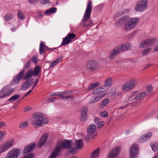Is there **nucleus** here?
<instances>
[{"label": "nucleus", "instance_id": "nucleus-1", "mask_svg": "<svg viewBox=\"0 0 158 158\" xmlns=\"http://www.w3.org/2000/svg\"><path fill=\"white\" fill-rule=\"evenodd\" d=\"M139 19L138 17L129 18L128 16H123L116 22L118 26L123 25V29L125 31H131L135 29L138 24Z\"/></svg>", "mask_w": 158, "mask_h": 158}, {"label": "nucleus", "instance_id": "nucleus-2", "mask_svg": "<svg viewBox=\"0 0 158 158\" xmlns=\"http://www.w3.org/2000/svg\"><path fill=\"white\" fill-rule=\"evenodd\" d=\"M48 120L45 115L41 113L36 112L32 115L31 124L35 128L48 123Z\"/></svg>", "mask_w": 158, "mask_h": 158}, {"label": "nucleus", "instance_id": "nucleus-3", "mask_svg": "<svg viewBox=\"0 0 158 158\" xmlns=\"http://www.w3.org/2000/svg\"><path fill=\"white\" fill-rule=\"evenodd\" d=\"M92 7V2L89 1L87 5L83 19L81 22L84 27H91L93 25V21L89 20Z\"/></svg>", "mask_w": 158, "mask_h": 158}, {"label": "nucleus", "instance_id": "nucleus-4", "mask_svg": "<svg viewBox=\"0 0 158 158\" xmlns=\"http://www.w3.org/2000/svg\"><path fill=\"white\" fill-rule=\"evenodd\" d=\"M146 92L145 91L141 93L135 92L132 93V95L129 97L128 99L129 101H133V104L135 105H137L140 103L141 100L146 95Z\"/></svg>", "mask_w": 158, "mask_h": 158}, {"label": "nucleus", "instance_id": "nucleus-5", "mask_svg": "<svg viewBox=\"0 0 158 158\" xmlns=\"http://www.w3.org/2000/svg\"><path fill=\"white\" fill-rule=\"evenodd\" d=\"M148 6V0H139L136 3L134 9L137 12H142L146 9Z\"/></svg>", "mask_w": 158, "mask_h": 158}, {"label": "nucleus", "instance_id": "nucleus-6", "mask_svg": "<svg viewBox=\"0 0 158 158\" xmlns=\"http://www.w3.org/2000/svg\"><path fill=\"white\" fill-rule=\"evenodd\" d=\"M41 70V68L40 66L38 65L35 67L34 70H33L32 69H29L25 73L23 77V79L24 80H27L32 76L35 77L37 76Z\"/></svg>", "mask_w": 158, "mask_h": 158}, {"label": "nucleus", "instance_id": "nucleus-7", "mask_svg": "<svg viewBox=\"0 0 158 158\" xmlns=\"http://www.w3.org/2000/svg\"><path fill=\"white\" fill-rule=\"evenodd\" d=\"M14 90V89L10 88L9 86H6L0 91V98L10 96L13 93Z\"/></svg>", "mask_w": 158, "mask_h": 158}, {"label": "nucleus", "instance_id": "nucleus-8", "mask_svg": "<svg viewBox=\"0 0 158 158\" xmlns=\"http://www.w3.org/2000/svg\"><path fill=\"white\" fill-rule=\"evenodd\" d=\"M14 143V140L12 139L3 143L0 146V153H2L12 147Z\"/></svg>", "mask_w": 158, "mask_h": 158}, {"label": "nucleus", "instance_id": "nucleus-9", "mask_svg": "<svg viewBox=\"0 0 158 158\" xmlns=\"http://www.w3.org/2000/svg\"><path fill=\"white\" fill-rule=\"evenodd\" d=\"M73 144V142L71 140H65L59 142L56 146H58L60 148L61 151H62V149H69Z\"/></svg>", "mask_w": 158, "mask_h": 158}, {"label": "nucleus", "instance_id": "nucleus-10", "mask_svg": "<svg viewBox=\"0 0 158 158\" xmlns=\"http://www.w3.org/2000/svg\"><path fill=\"white\" fill-rule=\"evenodd\" d=\"M25 70H22L12 80L11 84L15 85L18 84L21 80L25 72Z\"/></svg>", "mask_w": 158, "mask_h": 158}, {"label": "nucleus", "instance_id": "nucleus-11", "mask_svg": "<svg viewBox=\"0 0 158 158\" xmlns=\"http://www.w3.org/2000/svg\"><path fill=\"white\" fill-rule=\"evenodd\" d=\"M139 149L137 144H132L130 148V158H136L137 157Z\"/></svg>", "mask_w": 158, "mask_h": 158}, {"label": "nucleus", "instance_id": "nucleus-12", "mask_svg": "<svg viewBox=\"0 0 158 158\" xmlns=\"http://www.w3.org/2000/svg\"><path fill=\"white\" fill-rule=\"evenodd\" d=\"M96 126L94 124H92L89 127L87 130L88 135L91 138L93 139L97 135V132L96 131Z\"/></svg>", "mask_w": 158, "mask_h": 158}, {"label": "nucleus", "instance_id": "nucleus-13", "mask_svg": "<svg viewBox=\"0 0 158 158\" xmlns=\"http://www.w3.org/2000/svg\"><path fill=\"white\" fill-rule=\"evenodd\" d=\"M87 69L89 70L93 71L98 69L99 66L97 62L94 61H91L88 62L86 65Z\"/></svg>", "mask_w": 158, "mask_h": 158}, {"label": "nucleus", "instance_id": "nucleus-14", "mask_svg": "<svg viewBox=\"0 0 158 158\" xmlns=\"http://www.w3.org/2000/svg\"><path fill=\"white\" fill-rule=\"evenodd\" d=\"M20 152L18 149L13 148L8 152L5 158H17Z\"/></svg>", "mask_w": 158, "mask_h": 158}, {"label": "nucleus", "instance_id": "nucleus-15", "mask_svg": "<svg viewBox=\"0 0 158 158\" xmlns=\"http://www.w3.org/2000/svg\"><path fill=\"white\" fill-rule=\"evenodd\" d=\"M20 152L18 149L13 148L8 152L5 158H17Z\"/></svg>", "mask_w": 158, "mask_h": 158}, {"label": "nucleus", "instance_id": "nucleus-16", "mask_svg": "<svg viewBox=\"0 0 158 158\" xmlns=\"http://www.w3.org/2000/svg\"><path fill=\"white\" fill-rule=\"evenodd\" d=\"M120 52L130 50L132 48V44L130 43H126L117 46Z\"/></svg>", "mask_w": 158, "mask_h": 158}, {"label": "nucleus", "instance_id": "nucleus-17", "mask_svg": "<svg viewBox=\"0 0 158 158\" xmlns=\"http://www.w3.org/2000/svg\"><path fill=\"white\" fill-rule=\"evenodd\" d=\"M34 81L33 78H30L26 81L23 84L21 89L24 91L29 88L33 84Z\"/></svg>", "mask_w": 158, "mask_h": 158}, {"label": "nucleus", "instance_id": "nucleus-18", "mask_svg": "<svg viewBox=\"0 0 158 158\" xmlns=\"http://www.w3.org/2000/svg\"><path fill=\"white\" fill-rule=\"evenodd\" d=\"M94 95L92 96L90 99L89 103L90 104L95 103L100 101L105 96V94H94Z\"/></svg>", "mask_w": 158, "mask_h": 158}, {"label": "nucleus", "instance_id": "nucleus-19", "mask_svg": "<svg viewBox=\"0 0 158 158\" xmlns=\"http://www.w3.org/2000/svg\"><path fill=\"white\" fill-rule=\"evenodd\" d=\"M87 108L86 106L83 107L80 110L81 115L80 117V120L81 121H85L87 118Z\"/></svg>", "mask_w": 158, "mask_h": 158}, {"label": "nucleus", "instance_id": "nucleus-20", "mask_svg": "<svg viewBox=\"0 0 158 158\" xmlns=\"http://www.w3.org/2000/svg\"><path fill=\"white\" fill-rule=\"evenodd\" d=\"M120 150V148L119 147H117L113 149L110 152L108 158H115L117 156Z\"/></svg>", "mask_w": 158, "mask_h": 158}, {"label": "nucleus", "instance_id": "nucleus-21", "mask_svg": "<svg viewBox=\"0 0 158 158\" xmlns=\"http://www.w3.org/2000/svg\"><path fill=\"white\" fill-rule=\"evenodd\" d=\"M36 146L35 143H31L27 145L24 148L23 153L24 154H27L32 151Z\"/></svg>", "mask_w": 158, "mask_h": 158}, {"label": "nucleus", "instance_id": "nucleus-22", "mask_svg": "<svg viewBox=\"0 0 158 158\" xmlns=\"http://www.w3.org/2000/svg\"><path fill=\"white\" fill-rule=\"evenodd\" d=\"M48 136V134L46 133L41 137L38 145V147L41 148L44 145L47 139Z\"/></svg>", "mask_w": 158, "mask_h": 158}, {"label": "nucleus", "instance_id": "nucleus-23", "mask_svg": "<svg viewBox=\"0 0 158 158\" xmlns=\"http://www.w3.org/2000/svg\"><path fill=\"white\" fill-rule=\"evenodd\" d=\"M120 52L117 46L111 52L109 56V58L111 60L114 59V58Z\"/></svg>", "mask_w": 158, "mask_h": 158}, {"label": "nucleus", "instance_id": "nucleus-24", "mask_svg": "<svg viewBox=\"0 0 158 158\" xmlns=\"http://www.w3.org/2000/svg\"><path fill=\"white\" fill-rule=\"evenodd\" d=\"M49 49V48L46 46L45 43L42 41L41 42L39 47V53L40 55H42L44 51Z\"/></svg>", "mask_w": 158, "mask_h": 158}, {"label": "nucleus", "instance_id": "nucleus-25", "mask_svg": "<svg viewBox=\"0 0 158 158\" xmlns=\"http://www.w3.org/2000/svg\"><path fill=\"white\" fill-rule=\"evenodd\" d=\"M106 89L104 88V87H103V86H102L94 89L93 91V94H105V95L106 94L103 93V92L105 91L106 90Z\"/></svg>", "mask_w": 158, "mask_h": 158}, {"label": "nucleus", "instance_id": "nucleus-26", "mask_svg": "<svg viewBox=\"0 0 158 158\" xmlns=\"http://www.w3.org/2000/svg\"><path fill=\"white\" fill-rule=\"evenodd\" d=\"M131 89H134L137 85V80L135 78H132L127 82Z\"/></svg>", "mask_w": 158, "mask_h": 158}, {"label": "nucleus", "instance_id": "nucleus-27", "mask_svg": "<svg viewBox=\"0 0 158 158\" xmlns=\"http://www.w3.org/2000/svg\"><path fill=\"white\" fill-rule=\"evenodd\" d=\"M148 47H151L154 45L158 41L157 38H154L151 39H148L146 40Z\"/></svg>", "mask_w": 158, "mask_h": 158}, {"label": "nucleus", "instance_id": "nucleus-28", "mask_svg": "<svg viewBox=\"0 0 158 158\" xmlns=\"http://www.w3.org/2000/svg\"><path fill=\"white\" fill-rule=\"evenodd\" d=\"M61 151L60 148L58 146H56L55 149L52 152L50 158H55Z\"/></svg>", "mask_w": 158, "mask_h": 158}, {"label": "nucleus", "instance_id": "nucleus-29", "mask_svg": "<svg viewBox=\"0 0 158 158\" xmlns=\"http://www.w3.org/2000/svg\"><path fill=\"white\" fill-rule=\"evenodd\" d=\"M112 78L111 77L108 78L105 81L104 83L105 85H103V87H104L105 89H106V90L108 89L111 87L112 85Z\"/></svg>", "mask_w": 158, "mask_h": 158}, {"label": "nucleus", "instance_id": "nucleus-30", "mask_svg": "<svg viewBox=\"0 0 158 158\" xmlns=\"http://www.w3.org/2000/svg\"><path fill=\"white\" fill-rule=\"evenodd\" d=\"M83 145V141L82 139H80L76 141L74 145L75 147L77 149L81 148Z\"/></svg>", "mask_w": 158, "mask_h": 158}, {"label": "nucleus", "instance_id": "nucleus-31", "mask_svg": "<svg viewBox=\"0 0 158 158\" xmlns=\"http://www.w3.org/2000/svg\"><path fill=\"white\" fill-rule=\"evenodd\" d=\"M109 99L108 98L104 99L100 102L99 105V107L100 108H102L106 106L109 102Z\"/></svg>", "mask_w": 158, "mask_h": 158}, {"label": "nucleus", "instance_id": "nucleus-32", "mask_svg": "<svg viewBox=\"0 0 158 158\" xmlns=\"http://www.w3.org/2000/svg\"><path fill=\"white\" fill-rule=\"evenodd\" d=\"M100 148H98L93 151L91 155L90 158H97L99 155Z\"/></svg>", "mask_w": 158, "mask_h": 158}, {"label": "nucleus", "instance_id": "nucleus-33", "mask_svg": "<svg viewBox=\"0 0 158 158\" xmlns=\"http://www.w3.org/2000/svg\"><path fill=\"white\" fill-rule=\"evenodd\" d=\"M63 58L62 56H61L59 58L56 59L55 60L51 62L50 66V67H53L55 65L58 64L61 61Z\"/></svg>", "mask_w": 158, "mask_h": 158}, {"label": "nucleus", "instance_id": "nucleus-34", "mask_svg": "<svg viewBox=\"0 0 158 158\" xmlns=\"http://www.w3.org/2000/svg\"><path fill=\"white\" fill-rule=\"evenodd\" d=\"M56 8L52 7L46 10L44 12V14L46 15H49L51 14L54 13L56 11Z\"/></svg>", "mask_w": 158, "mask_h": 158}, {"label": "nucleus", "instance_id": "nucleus-35", "mask_svg": "<svg viewBox=\"0 0 158 158\" xmlns=\"http://www.w3.org/2000/svg\"><path fill=\"white\" fill-rule=\"evenodd\" d=\"M94 122L95 124L98 125V128H99L100 126H102L103 125L104 122L101 121V120L100 118H96L94 119Z\"/></svg>", "mask_w": 158, "mask_h": 158}, {"label": "nucleus", "instance_id": "nucleus-36", "mask_svg": "<svg viewBox=\"0 0 158 158\" xmlns=\"http://www.w3.org/2000/svg\"><path fill=\"white\" fill-rule=\"evenodd\" d=\"M71 40H69L66 36L63 38L62 43L60 45L61 46L66 45L69 44Z\"/></svg>", "mask_w": 158, "mask_h": 158}, {"label": "nucleus", "instance_id": "nucleus-37", "mask_svg": "<svg viewBox=\"0 0 158 158\" xmlns=\"http://www.w3.org/2000/svg\"><path fill=\"white\" fill-rule=\"evenodd\" d=\"M122 89L124 91H127L132 89L127 82L122 85Z\"/></svg>", "mask_w": 158, "mask_h": 158}, {"label": "nucleus", "instance_id": "nucleus-38", "mask_svg": "<svg viewBox=\"0 0 158 158\" xmlns=\"http://www.w3.org/2000/svg\"><path fill=\"white\" fill-rule=\"evenodd\" d=\"M20 97V95L19 94H15L10 98H9L8 101L9 102H13L18 100Z\"/></svg>", "mask_w": 158, "mask_h": 158}, {"label": "nucleus", "instance_id": "nucleus-39", "mask_svg": "<svg viewBox=\"0 0 158 158\" xmlns=\"http://www.w3.org/2000/svg\"><path fill=\"white\" fill-rule=\"evenodd\" d=\"M13 16L10 13L6 14L4 17V20L7 21H8L12 19Z\"/></svg>", "mask_w": 158, "mask_h": 158}, {"label": "nucleus", "instance_id": "nucleus-40", "mask_svg": "<svg viewBox=\"0 0 158 158\" xmlns=\"http://www.w3.org/2000/svg\"><path fill=\"white\" fill-rule=\"evenodd\" d=\"M150 146L154 152H156L158 150V143H151Z\"/></svg>", "mask_w": 158, "mask_h": 158}, {"label": "nucleus", "instance_id": "nucleus-41", "mask_svg": "<svg viewBox=\"0 0 158 158\" xmlns=\"http://www.w3.org/2000/svg\"><path fill=\"white\" fill-rule=\"evenodd\" d=\"M99 85L100 83L98 82L93 83L91 84V85L88 88L87 90H92L96 86H99Z\"/></svg>", "mask_w": 158, "mask_h": 158}, {"label": "nucleus", "instance_id": "nucleus-42", "mask_svg": "<svg viewBox=\"0 0 158 158\" xmlns=\"http://www.w3.org/2000/svg\"><path fill=\"white\" fill-rule=\"evenodd\" d=\"M115 90L114 89H111L109 91V95L112 97V98H115L116 94H115Z\"/></svg>", "mask_w": 158, "mask_h": 158}, {"label": "nucleus", "instance_id": "nucleus-43", "mask_svg": "<svg viewBox=\"0 0 158 158\" xmlns=\"http://www.w3.org/2000/svg\"><path fill=\"white\" fill-rule=\"evenodd\" d=\"M139 47L142 48H148L146 40L141 41L139 44Z\"/></svg>", "mask_w": 158, "mask_h": 158}, {"label": "nucleus", "instance_id": "nucleus-44", "mask_svg": "<svg viewBox=\"0 0 158 158\" xmlns=\"http://www.w3.org/2000/svg\"><path fill=\"white\" fill-rule=\"evenodd\" d=\"M18 18L21 20H23L25 18V16L23 13L20 11H19L17 14Z\"/></svg>", "mask_w": 158, "mask_h": 158}, {"label": "nucleus", "instance_id": "nucleus-45", "mask_svg": "<svg viewBox=\"0 0 158 158\" xmlns=\"http://www.w3.org/2000/svg\"><path fill=\"white\" fill-rule=\"evenodd\" d=\"M28 125V123L26 121L21 123L19 125V127L21 128H23L27 127Z\"/></svg>", "mask_w": 158, "mask_h": 158}, {"label": "nucleus", "instance_id": "nucleus-46", "mask_svg": "<svg viewBox=\"0 0 158 158\" xmlns=\"http://www.w3.org/2000/svg\"><path fill=\"white\" fill-rule=\"evenodd\" d=\"M30 60H31L35 64H36L39 60L38 56L36 55L33 56Z\"/></svg>", "mask_w": 158, "mask_h": 158}, {"label": "nucleus", "instance_id": "nucleus-47", "mask_svg": "<svg viewBox=\"0 0 158 158\" xmlns=\"http://www.w3.org/2000/svg\"><path fill=\"white\" fill-rule=\"evenodd\" d=\"M151 48H148L144 49L142 52V55L143 56L147 55L149 52L151 51Z\"/></svg>", "mask_w": 158, "mask_h": 158}, {"label": "nucleus", "instance_id": "nucleus-48", "mask_svg": "<svg viewBox=\"0 0 158 158\" xmlns=\"http://www.w3.org/2000/svg\"><path fill=\"white\" fill-rule=\"evenodd\" d=\"M66 36L69 40H71V41L72 39H74L76 36V35L73 33H71L69 34Z\"/></svg>", "mask_w": 158, "mask_h": 158}, {"label": "nucleus", "instance_id": "nucleus-49", "mask_svg": "<svg viewBox=\"0 0 158 158\" xmlns=\"http://www.w3.org/2000/svg\"><path fill=\"white\" fill-rule=\"evenodd\" d=\"M147 140V139H146V138L143 135L140 137L139 139V142L143 143L146 141Z\"/></svg>", "mask_w": 158, "mask_h": 158}, {"label": "nucleus", "instance_id": "nucleus-50", "mask_svg": "<svg viewBox=\"0 0 158 158\" xmlns=\"http://www.w3.org/2000/svg\"><path fill=\"white\" fill-rule=\"evenodd\" d=\"M146 139L148 140L152 136V132H148L143 135Z\"/></svg>", "mask_w": 158, "mask_h": 158}, {"label": "nucleus", "instance_id": "nucleus-51", "mask_svg": "<svg viewBox=\"0 0 158 158\" xmlns=\"http://www.w3.org/2000/svg\"><path fill=\"white\" fill-rule=\"evenodd\" d=\"M58 98L55 97L52 98H50L48 99L46 102H56L58 100Z\"/></svg>", "mask_w": 158, "mask_h": 158}, {"label": "nucleus", "instance_id": "nucleus-52", "mask_svg": "<svg viewBox=\"0 0 158 158\" xmlns=\"http://www.w3.org/2000/svg\"><path fill=\"white\" fill-rule=\"evenodd\" d=\"M65 98H66L67 100L69 101L70 102L73 101L74 98V97L73 96H69L68 95L66 96H65Z\"/></svg>", "mask_w": 158, "mask_h": 158}, {"label": "nucleus", "instance_id": "nucleus-53", "mask_svg": "<svg viewBox=\"0 0 158 158\" xmlns=\"http://www.w3.org/2000/svg\"><path fill=\"white\" fill-rule=\"evenodd\" d=\"M5 132L2 131H0V142L2 141L5 136Z\"/></svg>", "mask_w": 158, "mask_h": 158}, {"label": "nucleus", "instance_id": "nucleus-54", "mask_svg": "<svg viewBox=\"0 0 158 158\" xmlns=\"http://www.w3.org/2000/svg\"><path fill=\"white\" fill-rule=\"evenodd\" d=\"M72 92L71 91H65L62 92H60L61 95H69L71 94Z\"/></svg>", "mask_w": 158, "mask_h": 158}, {"label": "nucleus", "instance_id": "nucleus-55", "mask_svg": "<svg viewBox=\"0 0 158 158\" xmlns=\"http://www.w3.org/2000/svg\"><path fill=\"white\" fill-rule=\"evenodd\" d=\"M34 157V154L32 153L29 154L24 156L22 158H33Z\"/></svg>", "mask_w": 158, "mask_h": 158}, {"label": "nucleus", "instance_id": "nucleus-56", "mask_svg": "<svg viewBox=\"0 0 158 158\" xmlns=\"http://www.w3.org/2000/svg\"><path fill=\"white\" fill-rule=\"evenodd\" d=\"M100 114L101 116L103 117H106L108 115L107 113L105 111H103L101 112L100 113Z\"/></svg>", "mask_w": 158, "mask_h": 158}, {"label": "nucleus", "instance_id": "nucleus-57", "mask_svg": "<svg viewBox=\"0 0 158 158\" xmlns=\"http://www.w3.org/2000/svg\"><path fill=\"white\" fill-rule=\"evenodd\" d=\"M61 94L60 92H53L51 93L50 94V95L51 96H59L61 95Z\"/></svg>", "mask_w": 158, "mask_h": 158}, {"label": "nucleus", "instance_id": "nucleus-58", "mask_svg": "<svg viewBox=\"0 0 158 158\" xmlns=\"http://www.w3.org/2000/svg\"><path fill=\"white\" fill-rule=\"evenodd\" d=\"M152 88L151 86L149 85L147 87V90L149 94H151L152 92Z\"/></svg>", "mask_w": 158, "mask_h": 158}, {"label": "nucleus", "instance_id": "nucleus-59", "mask_svg": "<svg viewBox=\"0 0 158 158\" xmlns=\"http://www.w3.org/2000/svg\"><path fill=\"white\" fill-rule=\"evenodd\" d=\"M31 65V60H29L26 64L24 66L26 69L28 68Z\"/></svg>", "mask_w": 158, "mask_h": 158}, {"label": "nucleus", "instance_id": "nucleus-60", "mask_svg": "<svg viewBox=\"0 0 158 158\" xmlns=\"http://www.w3.org/2000/svg\"><path fill=\"white\" fill-rule=\"evenodd\" d=\"M49 0H41V4L44 5L49 2Z\"/></svg>", "mask_w": 158, "mask_h": 158}, {"label": "nucleus", "instance_id": "nucleus-61", "mask_svg": "<svg viewBox=\"0 0 158 158\" xmlns=\"http://www.w3.org/2000/svg\"><path fill=\"white\" fill-rule=\"evenodd\" d=\"M39 0H29L28 2L31 4H34L35 3L38 2Z\"/></svg>", "mask_w": 158, "mask_h": 158}, {"label": "nucleus", "instance_id": "nucleus-62", "mask_svg": "<svg viewBox=\"0 0 158 158\" xmlns=\"http://www.w3.org/2000/svg\"><path fill=\"white\" fill-rule=\"evenodd\" d=\"M76 152L77 150L76 148H72L69 151V152L71 153L72 154H73Z\"/></svg>", "mask_w": 158, "mask_h": 158}, {"label": "nucleus", "instance_id": "nucleus-63", "mask_svg": "<svg viewBox=\"0 0 158 158\" xmlns=\"http://www.w3.org/2000/svg\"><path fill=\"white\" fill-rule=\"evenodd\" d=\"M32 109V108L30 107H27L25 108L24 110V111L25 112L27 111H30Z\"/></svg>", "mask_w": 158, "mask_h": 158}, {"label": "nucleus", "instance_id": "nucleus-64", "mask_svg": "<svg viewBox=\"0 0 158 158\" xmlns=\"http://www.w3.org/2000/svg\"><path fill=\"white\" fill-rule=\"evenodd\" d=\"M89 138H90L89 136L88 135V134L85 137V141L87 142H88L89 141Z\"/></svg>", "mask_w": 158, "mask_h": 158}]
</instances>
